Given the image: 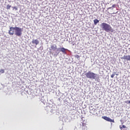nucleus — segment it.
Wrapping results in <instances>:
<instances>
[{
	"label": "nucleus",
	"mask_w": 130,
	"mask_h": 130,
	"mask_svg": "<svg viewBox=\"0 0 130 130\" xmlns=\"http://www.w3.org/2000/svg\"><path fill=\"white\" fill-rule=\"evenodd\" d=\"M87 129V126L84 125V124H83L82 126V130Z\"/></svg>",
	"instance_id": "obj_12"
},
{
	"label": "nucleus",
	"mask_w": 130,
	"mask_h": 130,
	"mask_svg": "<svg viewBox=\"0 0 130 130\" xmlns=\"http://www.w3.org/2000/svg\"><path fill=\"white\" fill-rule=\"evenodd\" d=\"M0 73H1V74H4V73H5V70H4V69H1V70H0Z\"/></svg>",
	"instance_id": "obj_14"
},
{
	"label": "nucleus",
	"mask_w": 130,
	"mask_h": 130,
	"mask_svg": "<svg viewBox=\"0 0 130 130\" xmlns=\"http://www.w3.org/2000/svg\"><path fill=\"white\" fill-rule=\"evenodd\" d=\"M122 58V59H125L126 60H130V55L124 56Z\"/></svg>",
	"instance_id": "obj_7"
},
{
	"label": "nucleus",
	"mask_w": 130,
	"mask_h": 130,
	"mask_svg": "<svg viewBox=\"0 0 130 130\" xmlns=\"http://www.w3.org/2000/svg\"><path fill=\"white\" fill-rule=\"evenodd\" d=\"M85 76L88 79H95L97 74L93 72H91V71H89L88 73H86Z\"/></svg>",
	"instance_id": "obj_2"
},
{
	"label": "nucleus",
	"mask_w": 130,
	"mask_h": 130,
	"mask_svg": "<svg viewBox=\"0 0 130 130\" xmlns=\"http://www.w3.org/2000/svg\"><path fill=\"white\" fill-rule=\"evenodd\" d=\"M126 127V126H125V125H123L122 127L120 126V128L121 130H122V128H125Z\"/></svg>",
	"instance_id": "obj_13"
},
{
	"label": "nucleus",
	"mask_w": 130,
	"mask_h": 130,
	"mask_svg": "<svg viewBox=\"0 0 130 130\" xmlns=\"http://www.w3.org/2000/svg\"><path fill=\"white\" fill-rule=\"evenodd\" d=\"M112 8H115V5H112Z\"/></svg>",
	"instance_id": "obj_19"
},
{
	"label": "nucleus",
	"mask_w": 130,
	"mask_h": 130,
	"mask_svg": "<svg viewBox=\"0 0 130 130\" xmlns=\"http://www.w3.org/2000/svg\"><path fill=\"white\" fill-rule=\"evenodd\" d=\"M114 76H115V74H112V75L111 76V78H114Z\"/></svg>",
	"instance_id": "obj_17"
},
{
	"label": "nucleus",
	"mask_w": 130,
	"mask_h": 130,
	"mask_svg": "<svg viewBox=\"0 0 130 130\" xmlns=\"http://www.w3.org/2000/svg\"><path fill=\"white\" fill-rule=\"evenodd\" d=\"M93 22H94V25H97V23H99V20H98V19H94L93 20Z\"/></svg>",
	"instance_id": "obj_9"
},
{
	"label": "nucleus",
	"mask_w": 130,
	"mask_h": 130,
	"mask_svg": "<svg viewBox=\"0 0 130 130\" xmlns=\"http://www.w3.org/2000/svg\"><path fill=\"white\" fill-rule=\"evenodd\" d=\"M51 48L52 50H56V49H57L56 45H53L52 46H51Z\"/></svg>",
	"instance_id": "obj_8"
},
{
	"label": "nucleus",
	"mask_w": 130,
	"mask_h": 130,
	"mask_svg": "<svg viewBox=\"0 0 130 130\" xmlns=\"http://www.w3.org/2000/svg\"><path fill=\"white\" fill-rule=\"evenodd\" d=\"M90 113H92V110L90 109Z\"/></svg>",
	"instance_id": "obj_21"
},
{
	"label": "nucleus",
	"mask_w": 130,
	"mask_h": 130,
	"mask_svg": "<svg viewBox=\"0 0 130 130\" xmlns=\"http://www.w3.org/2000/svg\"><path fill=\"white\" fill-rule=\"evenodd\" d=\"M110 9H111V7H109L108 8V10H110Z\"/></svg>",
	"instance_id": "obj_20"
},
{
	"label": "nucleus",
	"mask_w": 130,
	"mask_h": 130,
	"mask_svg": "<svg viewBox=\"0 0 130 130\" xmlns=\"http://www.w3.org/2000/svg\"><path fill=\"white\" fill-rule=\"evenodd\" d=\"M11 5H7V10H10V9H11Z\"/></svg>",
	"instance_id": "obj_11"
},
{
	"label": "nucleus",
	"mask_w": 130,
	"mask_h": 130,
	"mask_svg": "<svg viewBox=\"0 0 130 130\" xmlns=\"http://www.w3.org/2000/svg\"><path fill=\"white\" fill-rule=\"evenodd\" d=\"M101 26L103 30L106 31V32H113V28L110 25L106 23H102Z\"/></svg>",
	"instance_id": "obj_1"
},
{
	"label": "nucleus",
	"mask_w": 130,
	"mask_h": 130,
	"mask_svg": "<svg viewBox=\"0 0 130 130\" xmlns=\"http://www.w3.org/2000/svg\"><path fill=\"white\" fill-rule=\"evenodd\" d=\"M66 50H67V49L64 48H62L60 49V51H61V52H63V53H66Z\"/></svg>",
	"instance_id": "obj_10"
},
{
	"label": "nucleus",
	"mask_w": 130,
	"mask_h": 130,
	"mask_svg": "<svg viewBox=\"0 0 130 130\" xmlns=\"http://www.w3.org/2000/svg\"><path fill=\"white\" fill-rule=\"evenodd\" d=\"M76 57H77V58H80V56H79V55H77L76 56Z\"/></svg>",
	"instance_id": "obj_18"
},
{
	"label": "nucleus",
	"mask_w": 130,
	"mask_h": 130,
	"mask_svg": "<svg viewBox=\"0 0 130 130\" xmlns=\"http://www.w3.org/2000/svg\"><path fill=\"white\" fill-rule=\"evenodd\" d=\"M125 103H127V104H130V101H126L125 102Z\"/></svg>",
	"instance_id": "obj_16"
},
{
	"label": "nucleus",
	"mask_w": 130,
	"mask_h": 130,
	"mask_svg": "<svg viewBox=\"0 0 130 130\" xmlns=\"http://www.w3.org/2000/svg\"><path fill=\"white\" fill-rule=\"evenodd\" d=\"M32 44H35L36 45H38L39 44V41L38 40H32Z\"/></svg>",
	"instance_id": "obj_6"
},
{
	"label": "nucleus",
	"mask_w": 130,
	"mask_h": 130,
	"mask_svg": "<svg viewBox=\"0 0 130 130\" xmlns=\"http://www.w3.org/2000/svg\"><path fill=\"white\" fill-rule=\"evenodd\" d=\"M11 29H14L15 35L16 36H21L22 35V28L15 26L14 28H12Z\"/></svg>",
	"instance_id": "obj_3"
},
{
	"label": "nucleus",
	"mask_w": 130,
	"mask_h": 130,
	"mask_svg": "<svg viewBox=\"0 0 130 130\" xmlns=\"http://www.w3.org/2000/svg\"><path fill=\"white\" fill-rule=\"evenodd\" d=\"M12 28H15V27H10V30L9 31V34L10 35H14V30H15V29H13Z\"/></svg>",
	"instance_id": "obj_5"
},
{
	"label": "nucleus",
	"mask_w": 130,
	"mask_h": 130,
	"mask_svg": "<svg viewBox=\"0 0 130 130\" xmlns=\"http://www.w3.org/2000/svg\"><path fill=\"white\" fill-rule=\"evenodd\" d=\"M13 10H15V11H17L18 10V8L16 7H13Z\"/></svg>",
	"instance_id": "obj_15"
},
{
	"label": "nucleus",
	"mask_w": 130,
	"mask_h": 130,
	"mask_svg": "<svg viewBox=\"0 0 130 130\" xmlns=\"http://www.w3.org/2000/svg\"><path fill=\"white\" fill-rule=\"evenodd\" d=\"M102 118H103V119H105V120H106L107 121H109V122H114V119H112L107 116H103Z\"/></svg>",
	"instance_id": "obj_4"
}]
</instances>
